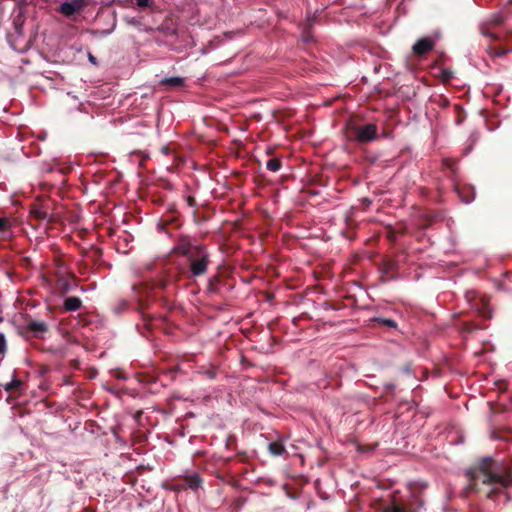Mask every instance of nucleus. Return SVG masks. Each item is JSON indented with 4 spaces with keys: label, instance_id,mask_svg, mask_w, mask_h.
<instances>
[{
    "label": "nucleus",
    "instance_id": "4be33fe9",
    "mask_svg": "<svg viewBox=\"0 0 512 512\" xmlns=\"http://www.w3.org/2000/svg\"><path fill=\"white\" fill-rule=\"evenodd\" d=\"M483 327L473 323V322H464L462 324V327H461V330L465 333H472V332H475L477 330H480L482 329Z\"/></svg>",
    "mask_w": 512,
    "mask_h": 512
},
{
    "label": "nucleus",
    "instance_id": "473e14b6",
    "mask_svg": "<svg viewBox=\"0 0 512 512\" xmlns=\"http://www.w3.org/2000/svg\"><path fill=\"white\" fill-rule=\"evenodd\" d=\"M506 53H507V50H499L496 52V56L501 57V56L505 55Z\"/></svg>",
    "mask_w": 512,
    "mask_h": 512
},
{
    "label": "nucleus",
    "instance_id": "0eeeda50",
    "mask_svg": "<svg viewBox=\"0 0 512 512\" xmlns=\"http://www.w3.org/2000/svg\"><path fill=\"white\" fill-rule=\"evenodd\" d=\"M454 187L456 193L459 195L460 199L464 203H470L475 198V190L474 187L468 184H459L454 181Z\"/></svg>",
    "mask_w": 512,
    "mask_h": 512
},
{
    "label": "nucleus",
    "instance_id": "6ab92c4d",
    "mask_svg": "<svg viewBox=\"0 0 512 512\" xmlns=\"http://www.w3.org/2000/svg\"><path fill=\"white\" fill-rule=\"evenodd\" d=\"M21 385L22 381L14 378L11 382L4 385V389L9 393H14L19 389Z\"/></svg>",
    "mask_w": 512,
    "mask_h": 512
},
{
    "label": "nucleus",
    "instance_id": "79ce46f5",
    "mask_svg": "<svg viewBox=\"0 0 512 512\" xmlns=\"http://www.w3.org/2000/svg\"><path fill=\"white\" fill-rule=\"evenodd\" d=\"M388 387H389V389H393V388H394V385H392V384H391V385H389Z\"/></svg>",
    "mask_w": 512,
    "mask_h": 512
},
{
    "label": "nucleus",
    "instance_id": "a211bd4d",
    "mask_svg": "<svg viewBox=\"0 0 512 512\" xmlns=\"http://www.w3.org/2000/svg\"><path fill=\"white\" fill-rule=\"evenodd\" d=\"M282 167V162L279 158H271L266 162V168L269 171L277 172Z\"/></svg>",
    "mask_w": 512,
    "mask_h": 512
},
{
    "label": "nucleus",
    "instance_id": "c85d7f7f",
    "mask_svg": "<svg viewBox=\"0 0 512 512\" xmlns=\"http://www.w3.org/2000/svg\"><path fill=\"white\" fill-rule=\"evenodd\" d=\"M186 202H187L188 206H190V207L196 206V200H195V198L193 196H190V195L187 196L186 197Z\"/></svg>",
    "mask_w": 512,
    "mask_h": 512
},
{
    "label": "nucleus",
    "instance_id": "7ed1b4c3",
    "mask_svg": "<svg viewBox=\"0 0 512 512\" xmlns=\"http://www.w3.org/2000/svg\"><path fill=\"white\" fill-rule=\"evenodd\" d=\"M346 137L349 141L369 143L377 139L378 127L375 123L350 120L346 125Z\"/></svg>",
    "mask_w": 512,
    "mask_h": 512
},
{
    "label": "nucleus",
    "instance_id": "7c9ffc66",
    "mask_svg": "<svg viewBox=\"0 0 512 512\" xmlns=\"http://www.w3.org/2000/svg\"><path fill=\"white\" fill-rule=\"evenodd\" d=\"M498 385L500 391H504L507 389V383L505 381H500Z\"/></svg>",
    "mask_w": 512,
    "mask_h": 512
},
{
    "label": "nucleus",
    "instance_id": "20e7f679",
    "mask_svg": "<svg viewBox=\"0 0 512 512\" xmlns=\"http://www.w3.org/2000/svg\"><path fill=\"white\" fill-rule=\"evenodd\" d=\"M88 4L89 0H65L57 11L67 18H72L76 14H80Z\"/></svg>",
    "mask_w": 512,
    "mask_h": 512
},
{
    "label": "nucleus",
    "instance_id": "f8f14e48",
    "mask_svg": "<svg viewBox=\"0 0 512 512\" xmlns=\"http://www.w3.org/2000/svg\"><path fill=\"white\" fill-rule=\"evenodd\" d=\"M184 481L186 485L193 490L198 489L202 485V479L196 473L185 476Z\"/></svg>",
    "mask_w": 512,
    "mask_h": 512
},
{
    "label": "nucleus",
    "instance_id": "cd10ccee",
    "mask_svg": "<svg viewBox=\"0 0 512 512\" xmlns=\"http://www.w3.org/2000/svg\"><path fill=\"white\" fill-rule=\"evenodd\" d=\"M6 339L3 333H0V355L6 352Z\"/></svg>",
    "mask_w": 512,
    "mask_h": 512
},
{
    "label": "nucleus",
    "instance_id": "2f4dec72",
    "mask_svg": "<svg viewBox=\"0 0 512 512\" xmlns=\"http://www.w3.org/2000/svg\"><path fill=\"white\" fill-rule=\"evenodd\" d=\"M422 375H423V377L420 379L421 381L426 379L427 376H428V369L427 368H423Z\"/></svg>",
    "mask_w": 512,
    "mask_h": 512
},
{
    "label": "nucleus",
    "instance_id": "f3484780",
    "mask_svg": "<svg viewBox=\"0 0 512 512\" xmlns=\"http://www.w3.org/2000/svg\"><path fill=\"white\" fill-rule=\"evenodd\" d=\"M31 215L37 220H45L48 218V213L41 207H33L30 211Z\"/></svg>",
    "mask_w": 512,
    "mask_h": 512
},
{
    "label": "nucleus",
    "instance_id": "a878e982",
    "mask_svg": "<svg viewBox=\"0 0 512 512\" xmlns=\"http://www.w3.org/2000/svg\"><path fill=\"white\" fill-rule=\"evenodd\" d=\"M375 321L388 327H396V322L392 319L376 318Z\"/></svg>",
    "mask_w": 512,
    "mask_h": 512
},
{
    "label": "nucleus",
    "instance_id": "72a5a7b5",
    "mask_svg": "<svg viewBox=\"0 0 512 512\" xmlns=\"http://www.w3.org/2000/svg\"><path fill=\"white\" fill-rule=\"evenodd\" d=\"M89 60H90L92 63L96 64V57H95V56H93L92 54H89Z\"/></svg>",
    "mask_w": 512,
    "mask_h": 512
},
{
    "label": "nucleus",
    "instance_id": "58836bf2",
    "mask_svg": "<svg viewBox=\"0 0 512 512\" xmlns=\"http://www.w3.org/2000/svg\"><path fill=\"white\" fill-rule=\"evenodd\" d=\"M411 50L414 54H416V43L412 45Z\"/></svg>",
    "mask_w": 512,
    "mask_h": 512
},
{
    "label": "nucleus",
    "instance_id": "9d476101",
    "mask_svg": "<svg viewBox=\"0 0 512 512\" xmlns=\"http://www.w3.org/2000/svg\"><path fill=\"white\" fill-rule=\"evenodd\" d=\"M268 451L273 456H283V455H285L286 457L288 456V453L285 449V446H284L282 440L269 443Z\"/></svg>",
    "mask_w": 512,
    "mask_h": 512
},
{
    "label": "nucleus",
    "instance_id": "393cba45",
    "mask_svg": "<svg viewBox=\"0 0 512 512\" xmlns=\"http://www.w3.org/2000/svg\"><path fill=\"white\" fill-rule=\"evenodd\" d=\"M10 227H11V223H10L9 219L0 217V233L8 231L10 229Z\"/></svg>",
    "mask_w": 512,
    "mask_h": 512
},
{
    "label": "nucleus",
    "instance_id": "c756f323",
    "mask_svg": "<svg viewBox=\"0 0 512 512\" xmlns=\"http://www.w3.org/2000/svg\"><path fill=\"white\" fill-rule=\"evenodd\" d=\"M481 315L486 318V319H490L492 317V314H491V311L490 309L488 308H485L482 312H481Z\"/></svg>",
    "mask_w": 512,
    "mask_h": 512
},
{
    "label": "nucleus",
    "instance_id": "e433bc0d",
    "mask_svg": "<svg viewBox=\"0 0 512 512\" xmlns=\"http://www.w3.org/2000/svg\"><path fill=\"white\" fill-rule=\"evenodd\" d=\"M169 35H175L176 34V30L175 29H169V32L167 33Z\"/></svg>",
    "mask_w": 512,
    "mask_h": 512
},
{
    "label": "nucleus",
    "instance_id": "c9c22d12",
    "mask_svg": "<svg viewBox=\"0 0 512 512\" xmlns=\"http://www.w3.org/2000/svg\"><path fill=\"white\" fill-rule=\"evenodd\" d=\"M162 152H163L164 154H168V153L170 152V149H169L168 147H164V148L162 149Z\"/></svg>",
    "mask_w": 512,
    "mask_h": 512
},
{
    "label": "nucleus",
    "instance_id": "4c0bfd02",
    "mask_svg": "<svg viewBox=\"0 0 512 512\" xmlns=\"http://www.w3.org/2000/svg\"><path fill=\"white\" fill-rule=\"evenodd\" d=\"M421 193V194H426L427 190L425 188H421L420 190L418 189V193Z\"/></svg>",
    "mask_w": 512,
    "mask_h": 512
},
{
    "label": "nucleus",
    "instance_id": "f03ea898",
    "mask_svg": "<svg viewBox=\"0 0 512 512\" xmlns=\"http://www.w3.org/2000/svg\"><path fill=\"white\" fill-rule=\"evenodd\" d=\"M188 263V279H195L207 274L211 264V254L206 245L195 246L193 254L186 258Z\"/></svg>",
    "mask_w": 512,
    "mask_h": 512
},
{
    "label": "nucleus",
    "instance_id": "ea45409f",
    "mask_svg": "<svg viewBox=\"0 0 512 512\" xmlns=\"http://www.w3.org/2000/svg\"><path fill=\"white\" fill-rule=\"evenodd\" d=\"M214 375H215V374H214L213 372H210V373H209V377H211V378H213V377H214Z\"/></svg>",
    "mask_w": 512,
    "mask_h": 512
},
{
    "label": "nucleus",
    "instance_id": "aec40b11",
    "mask_svg": "<svg viewBox=\"0 0 512 512\" xmlns=\"http://www.w3.org/2000/svg\"><path fill=\"white\" fill-rule=\"evenodd\" d=\"M438 214H428L425 213L424 215H421V217L425 218V223H420V220L418 219V229L419 228H427L433 221L438 217Z\"/></svg>",
    "mask_w": 512,
    "mask_h": 512
},
{
    "label": "nucleus",
    "instance_id": "1a4fd4ad",
    "mask_svg": "<svg viewBox=\"0 0 512 512\" xmlns=\"http://www.w3.org/2000/svg\"><path fill=\"white\" fill-rule=\"evenodd\" d=\"M26 329L31 331L34 336L39 337L48 330V326L43 321L28 320L26 323Z\"/></svg>",
    "mask_w": 512,
    "mask_h": 512
},
{
    "label": "nucleus",
    "instance_id": "39448f33",
    "mask_svg": "<svg viewBox=\"0 0 512 512\" xmlns=\"http://www.w3.org/2000/svg\"><path fill=\"white\" fill-rule=\"evenodd\" d=\"M204 244L194 243L193 239L189 235L181 234L177 238L176 245L173 250L176 254L184 257H189L193 254L195 246H203Z\"/></svg>",
    "mask_w": 512,
    "mask_h": 512
},
{
    "label": "nucleus",
    "instance_id": "37998d69",
    "mask_svg": "<svg viewBox=\"0 0 512 512\" xmlns=\"http://www.w3.org/2000/svg\"><path fill=\"white\" fill-rule=\"evenodd\" d=\"M2 321H3V319L0 317V322H2Z\"/></svg>",
    "mask_w": 512,
    "mask_h": 512
},
{
    "label": "nucleus",
    "instance_id": "6e6552de",
    "mask_svg": "<svg viewBox=\"0 0 512 512\" xmlns=\"http://www.w3.org/2000/svg\"><path fill=\"white\" fill-rule=\"evenodd\" d=\"M168 225H174L175 227L180 226L178 223V212L174 205L161 217L158 223V227L163 231H165V227Z\"/></svg>",
    "mask_w": 512,
    "mask_h": 512
},
{
    "label": "nucleus",
    "instance_id": "412c9836",
    "mask_svg": "<svg viewBox=\"0 0 512 512\" xmlns=\"http://www.w3.org/2000/svg\"><path fill=\"white\" fill-rule=\"evenodd\" d=\"M383 512H411L405 506L392 503L383 509Z\"/></svg>",
    "mask_w": 512,
    "mask_h": 512
},
{
    "label": "nucleus",
    "instance_id": "5701e85b",
    "mask_svg": "<svg viewBox=\"0 0 512 512\" xmlns=\"http://www.w3.org/2000/svg\"><path fill=\"white\" fill-rule=\"evenodd\" d=\"M504 21H505V18L501 14H494L490 18V23L495 25V26L502 25L504 23Z\"/></svg>",
    "mask_w": 512,
    "mask_h": 512
},
{
    "label": "nucleus",
    "instance_id": "bb28decb",
    "mask_svg": "<svg viewBox=\"0 0 512 512\" xmlns=\"http://www.w3.org/2000/svg\"><path fill=\"white\" fill-rule=\"evenodd\" d=\"M136 4L140 8H148L154 4L153 0H136Z\"/></svg>",
    "mask_w": 512,
    "mask_h": 512
},
{
    "label": "nucleus",
    "instance_id": "4468645a",
    "mask_svg": "<svg viewBox=\"0 0 512 512\" xmlns=\"http://www.w3.org/2000/svg\"><path fill=\"white\" fill-rule=\"evenodd\" d=\"M220 282H221V277L218 273L211 276L207 283V291L211 294L217 293L218 286H219Z\"/></svg>",
    "mask_w": 512,
    "mask_h": 512
},
{
    "label": "nucleus",
    "instance_id": "2eb2a0df",
    "mask_svg": "<svg viewBox=\"0 0 512 512\" xmlns=\"http://www.w3.org/2000/svg\"><path fill=\"white\" fill-rule=\"evenodd\" d=\"M124 21L131 26L136 27L140 31H151V28H147L143 25L142 21L135 17H124Z\"/></svg>",
    "mask_w": 512,
    "mask_h": 512
},
{
    "label": "nucleus",
    "instance_id": "a19ab883",
    "mask_svg": "<svg viewBox=\"0 0 512 512\" xmlns=\"http://www.w3.org/2000/svg\"><path fill=\"white\" fill-rule=\"evenodd\" d=\"M165 286H166V283H165V282H162V283H161V287H162V288H165Z\"/></svg>",
    "mask_w": 512,
    "mask_h": 512
},
{
    "label": "nucleus",
    "instance_id": "dca6fc26",
    "mask_svg": "<svg viewBox=\"0 0 512 512\" xmlns=\"http://www.w3.org/2000/svg\"><path fill=\"white\" fill-rule=\"evenodd\" d=\"M184 83V79L181 77H169L161 81V84L172 87H180Z\"/></svg>",
    "mask_w": 512,
    "mask_h": 512
},
{
    "label": "nucleus",
    "instance_id": "9b49d317",
    "mask_svg": "<svg viewBox=\"0 0 512 512\" xmlns=\"http://www.w3.org/2000/svg\"><path fill=\"white\" fill-rule=\"evenodd\" d=\"M81 306L82 301L79 297H68L64 301V309L66 311H77Z\"/></svg>",
    "mask_w": 512,
    "mask_h": 512
},
{
    "label": "nucleus",
    "instance_id": "b1692460",
    "mask_svg": "<svg viewBox=\"0 0 512 512\" xmlns=\"http://www.w3.org/2000/svg\"><path fill=\"white\" fill-rule=\"evenodd\" d=\"M440 77L443 82L447 83L453 78V72L448 69H442Z\"/></svg>",
    "mask_w": 512,
    "mask_h": 512
},
{
    "label": "nucleus",
    "instance_id": "f257e3e1",
    "mask_svg": "<svg viewBox=\"0 0 512 512\" xmlns=\"http://www.w3.org/2000/svg\"><path fill=\"white\" fill-rule=\"evenodd\" d=\"M468 490L483 493L488 499L496 500L500 496L509 499L507 489L512 487V461L498 462L492 457L476 461L466 471Z\"/></svg>",
    "mask_w": 512,
    "mask_h": 512
},
{
    "label": "nucleus",
    "instance_id": "423d86ee",
    "mask_svg": "<svg viewBox=\"0 0 512 512\" xmlns=\"http://www.w3.org/2000/svg\"><path fill=\"white\" fill-rule=\"evenodd\" d=\"M440 38V33L435 32L432 36L422 37L418 39V58L431 51L435 42Z\"/></svg>",
    "mask_w": 512,
    "mask_h": 512
},
{
    "label": "nucleus",
    "instance_id": "f704fd0d",
    "mask_svg": "<svg viewBox=\"0 0 512 512\" xmlns=\"http://www.w3.org/2000/svg\"><path fill=\"white\" fill-rule=\"evenodd\" d=\"M115 28V23L113 24V27L111 30H106V31H103V34L105 35H108L109 33H111V31Z\"/></svg>",
    "mask_w": 512,
    "mask_h": 512
},
{
    "label": "nucleus",
    "instance_id": "ddd939ff",
    "mask_svg": "<svg viewBox=\"0 0 512 512\" xmlns=\"http://www.w3.org/2000/svg\"><path fill=\"white\" fill-rule=\"evenodd\" d=\"M442 165L444 169L450 171L452 180L455 181L458 170L456 161L450 158H445L442 160Z\"/></svg>",
    "mask_w": 512,
    "mask_h": 512
}]
</instances>
